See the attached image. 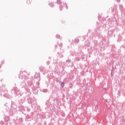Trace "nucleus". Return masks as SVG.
I'll list each match as a JSON object with an SVG mask.
<instances>
[{
  "label": "nucleus",
  "instance_id": "f257e3e1",
  "mask_svg": "<svg viewBox=\"0 0 125 125\" xmlns=\"http://www.w3.org/2000/svg\"><path fill=\"white\" fill-rule=\"evenodd\" d=\"M61 85H62V87H63V86H64V83H61Z\"/></svg>",
  "mask_w": 125,
  "mask_h": 125
}]
</instances>
